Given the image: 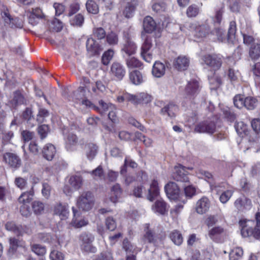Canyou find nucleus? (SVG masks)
<instances>
[{
	"label": "nucleus",
	"mask_w": 260,
	"mask_h": 260,
	"mask_svg": "<svg viewBox=\"0 0 260 260\" xmlns=\"http://www.w3.org/2000/svg\"><path fill=\"white\" fill-rule=\"evenodd\" d=\"M189 27L191 35L198 39H202L207 36L215 35L219 41L223 42L224 39L223 32L221 29L217 28L209 32V28L208 25H201L198 22L190 23Z\"/></svg>",
	"instance_id": "f257e3e1"
},
{
	"label": "nucleus",
	"mask_w": 260,
	"mask_h": 260,
	"mask_svg": "<svg viewBox=\"0 0 260 260\" xmlns=\"http://www.w3.org/2000/svg\"><path fill=\"white\" fill-rule=\"evenodd\" d=\"M81 83L82 86H80L76 91L74 92V95L78 99V94L82 93L83 95L87 90L90 94H99L101 92H104L106 90V87L101 81H97L95 83L91 84L88 78L83 77Z\"/></svg>",
	"instance_id": "f03ea898"
},
{
	"label": "nucleus",
	"mask_w": 260,
	"mask_h": 260,
	"mask_svg": "<svg viewBox=\"0 0 260 260\" xmlns=\"http://www.w3.org/2000/svg\"><path fill=\"white\" fill-rule=\"evenodd\" d=\"M210 188L219 194V201L222 204L227 203L232 197L234 190L229 187L226 183H210Z\"/></svg>",
	"instance_id": "7ed1b4c3"
},
{
	"label": "nucleus",
	"mask_w": 260,
	"mask_h": 260,
	"mask_svg": "<svg viewBox=\"0 0 260 260\" xmlns=\"http://www.w3.org/2000/svg\"><path fill=\"white\" fill-rule=\"evenodd\" d=\"M241 228V234L243 237L246 238L252 236L255 239L260 238V227L251 228L254 224V221L246 219H241L239 221Z\"/></svg>",
	"instance_id": "20e7f679"
},
{
	"label": "nucleus",
	"mask_w": 260,
	"mask_h": 260,
	"mask_svg": "<svg viewBox=\"0 0 260 260\" xmlns=\"http://www.w3.org/2000/svg\"><path fill=\"white\" fill-rule=\"evenodd\" d=\"M164 189L166 195L170 200L174 201H181L183 204L186 203V198L181 193L179 187L175 182L168 183L165 186Z\"/></svg>",
	"instance_id": "39448f33"
},
{
	"label": "nucleus",
	"mask_w": 260,
	"mask_h": 260,
	"mask_svg": "<svg viewBox=\"0 0 260 260\" xmlns=\"http://www.w3.org/2000/svg\"><path fill=\"white\" fill-rule=\"evenodd\" d=\"M234 104L239 109L245 107L248 110L254 109L258 104L256 98L252 96L244 97L242 95H237L234 98Z\"/></svg>",
	"instance_id": "423d86ee"
},
{
	"label": "nucleus",
	"mask_w": 260,
	"mask_h": 260,
	"mask_svg": "<svg viewBox=\"0 0 260 260\" xmlns=\"http://www.w3.org/2000/svg\"><path fill=\"white\" fill-rule=\"evenodd\" d=\"M201 86L200 83L196 79H192L187 82L184 90V98L187 101L192 102L199 93Z\"/></svg>",
	"instance_id": "0eeeda50"
},
{
	"label": "nucleus",
	"mask_w": 260,
	"mask_h": 260,
	"mask_svg": "<svg viewBox=\"0 0 260 260\" xmlns=\"http://www.w3.org/2000/svg\"><path fill=\"white\" fill-rule=\"evenodd\" d=\"M157 49L153 47L151 39L147 37L141 47V56L146 62H150L156 55Z\"/></svg>",
	"instance_id": "6e6552de"
},
{
	"label": "nucleus",
	"mask_w": 260,
	"mask_h": 260,
	"mask_svg": "<svg viewBox=\"0 0 260 260\" xmlns=\"http://www.w3.org/2000/svg\"><path fill=\"white\" fill-rule=\"evenodd\" d=\"M94 240V237L90 234L83 233L81 234L79 242L81 249L87 252H95L96 248L92 245Z\"/></svg>",
	"instance_id": "1a4fd4ad"
},
{
	"label": "nucleus",
	"mask_w": 260,
	"mask_h": 260,
	"mask_svg": "<svg viewBox=\"0 0 260 260\" xmlns=\"http://www.w3.org/2000/svg\"><path fill=\"white\" fill-rule=\"evenodd\" d=\"M78 207L84 211H88L93 205V199L91 193L89 192L83 193L77 201Z\"/></svg>",
	"instance_id": "9d476101"
},
{
	"label": "nucleus",
	"mask_w": 260,
	"mask_h": 260,
	"mask_svg": "<svg viewBox=\"0 0 260 260\" xmlns=\"http://www.w3.org/2000/svg\"><path fill=\"white\" fill-rule=\"evenodd\" d=\"M186 169L192 170V168H185L181 165H178L174 167V172L172 175L173 179L177 181L188 182L189 178L187 176L188 173Z\"/></svg>",
	"instance_id": "9b49d317"
},
{
	"label": "nucleus",
	"mask_w": 260,
	"mask_h": 260,
	"mask_svg": "<svg viewBox=\"0 0 260 260\" xmlns=\"http://www.w3.org/2000/svg\"><path fill=\"white\" fill-rule=\"evenodd\" d=\"M203 61L214 70L219 69L222 64V57L217 54H206L202 57Z\"/></svg>",
	"instance_id": "f8f14e48"
},
{
	"label": "nucleus",
	"mask_w": 260,
	"mask_h": 260,
	"mask_svg": "<svg viewBox=\"0 0 260 260\" xmlns=\"http://www.w3.org/2000/svg\"><path fill=\"white\" fill-rule=\"evenodd\" d=\"M194 131L199 133L212 134L215 131V125L212 121H204L196 125Z\"/></svg>",
	"instance_id": "ddd939ff"
},
{
	"label": "nucleus",
	"mask_w": 260,
	"mask_h": 260,
	"mask_svg": "<svg viewBox=\"0 0 260 260\" xmlns=\"http://www.w3.org/2000/svg\"><path fill=\"white\" fill-rule=\"evenodd\" d=\"M69 182L72 188L68 185L63 188V192L68 196L70 195L73 189H78L81 187L82 180L79 176H73L70 177Z\"/></svg>",
	"instance_id": "4468645a"
},
{
	"label": "nucleus",
	"mask_w": 260,
	"mask_h": 260,
	"mask_svg": "<svg viewBox=\"0 0 260 260\" xmlns=\"http://www.w3.org/2000/svg\"><path fill=\"white\" fill-rule=\"evenodd\" d=\"M160 193V187L158 180L156 178L153 179L150 183V186L148 189L147 198L152 202L157 198Z\"/></svg>",
	"instance_id": "2eb2a0df"
},
{
	"label": "nucleus",
	"mask_w": 260,
	"mask_h": 260,
	"mask_svg": "<svg viewBox=\"0 0 260 260\" xmlns=\"http://www.w3.org/2000/svg\"><path fill=\"white\" fill-rule=\"evenodd\" d=\"M27 16L29 23L32 25H37L45 17L42 10L39 8L32 9L27 13Z\"/></svg>",
	"instance_id": "dca6fc26"
},
{
	"label": "nucleus",
	"mask_w": 260,
	"mask_h": 260,
	"mask_svg": "<svg viewBox=\"0 0 260 260\" xmlns=\"http://www.w3.org/2000/svg\"><path fill=\"white\" fill-rule=\"evenodd\" d=\"M234 206L238 211L243 212L250 210L252 207V203L249 199L243 196L236 200Z\"/></svg>",
	"instance_id": "f3484780"
},
{
	"label": "nucleus",
	"mask_w": 260,
	"mask_h": 260,
	"mask_svg": "<svg viewBox=\"0 0 260 260\" xmlns=\"http://www.w3.org/2000/svg\"><path fill=\"white\" fill-rule=\"evenodd\" d=\"M6 23L9 24L12 28H21L23 26V20L19 18H12L10 15L7 12H4L2 15Z\"/></svg>",
	"instance_id": "a211bd4d"
},
{
	"label": "nucleus",
	"mask_w": 260,
	"mask_h": 260,
	"mask_svg": "<svg viewBox=\"0 0 260 260\" xmlns=\"http://www.w3.org/2000/svg\"><path fill=\"white\" fill-rule=\"evenodd\" d=\"M133 104L134 105L147 104L152 101V96L147 92H141L133 94Z\"/></svg>",
	"instance_id": "6ab92c4d"
},
{
	"label": "nucleus",
	"mask_w": 260,
	"mask_h": 260,
	"mask_svg": "<svg viewBox=\"0 0 260 260\" xmlns=\"http://www.w3.org/2000/svg\"><path fill=\"white\" fill-rule=\"evenodd\" d=\"M54 213L58 216L61 220H66L69 216V207L66 204H58L54 207Z\"/></svg>",
	"instance_id": "aec40b11"
},
{
	"label": "nucleus",
	"mask_w": 260,
	"mask_h": 260,
	"mask_svg": "<svg viewBox=\"0 0 260 260\" xmlns=\"http://www.w3.org/2000/svg\"><path fill=\"white\" fill-rule=\"evenodd\" d=\"M99 104L104 111H110L108 114L109 119L113 122H116L117 121V117L115 111L116 110L115 106L112 104H107L103 101H99Z\"/></svg>",
	"instance_id": "412c9836"
},
{
	"label": "nucleus",
	"mask_w": 260,
	"mask_h": 260,
	"mask_svg": "<svg viewBox=\"0 0 260 260\" xmlns=\"http://www.w3.org/2000/svg\"><path fill=\"white\" fill-rule=\"evenodd\" d=\"M4 161L11 167L17 168L21 165V160L16 154L12 153H6L4 154Z\"/></svg>",
	"instance_id": "4be33fe9"
},
{
	"label": "nucleus",
	"mask_w": 260,
	"mask_h": 260,
	"mask_svg": "<svg viewBox=\"0 0 260 260\" xmlns=\"http://www.w3.org/2000/svg\"><path fill=\"white\" fill-rule=\"evenodd\" d=\"M210 207V202L206 197H203L196 204V210L199 214H204L207 212Z\"/></svg>",
	"instance_id": "5701e85b"
},
{
	"label": "nucleus",
	"mask_w": 260,
	"mask_h": 260,
	"mask_svg": "<svg viewBox=\"0 0 260 260\" xmlns=\"http://www.w3.org/2000/svg\"><path fill=\"white\" fill-rule=\"evenodd\" d=\"M122 197V189L120 185L118 184L114 185L111 189L109 194V199L110 201L113 203H116L120 201Z\"/></svg>",
	"instance_id": "b1692460"
},
{
	"label": "nucleus",
	"mask_w": 260,
	"mask_h": 260,
	"mask_svg": "<svg viewBox=\"0 0 260 260\" xmlns=\"http://www.w3.org/2000/svg\"><path fill=\"white\" fill-rule=\"evenodd\" d=\"M72 210L74 214V217L71 223V224L75 228H81L86 225L88 224L87 220L80 218L79 217L80 213L74 207H72Z\"/></svg>",
	"instance_id": "393cba45"
},
{
	"label": "nucleus",
	"mask_w": 260,
	"mask_h": 260,
	"mask_svg": "<svg viewBox=\"0 0 260 260\" xmlns=\"http://www.w3.org/2000/svg\"><path fill=\"white\" fill-rule=\"evenodd\" d=\"M129 78L131 82L136 85H140L146 81V77L141 72L137 70L130 72Z\"/></svg>",
	"instance_id": "a878e982"
},
{
	"label": "nucleus",
	"mask_w": 260,
	"mask_h": 260,
	"mask_svg": "<svg viewBox=\"0 0 260 260\" xmlns=\"http://www.w3.org/2000/svg\"><path fill=\"white\" fill-rule=\"evenodd\" d=\"M87 50L91 55L99 54L102 50L100 46L92 38H88L86 42Z\"/></svg>",
	"instance_id": "bb28decb"
},
{
	"label": "nucleus",
	"mask_w": 260,
	"mask_h": 260,
	"mask_svg": "<svg viewBox=\"0 0 260 260\" xmlns=\"http://www.w3.org/2000/svg\"><path fill=\"white\" fill-rule=\"evenodd\" d=\"M137 49V47L135 43L129 39H127L121 48V51L129 56L135 54Z\"/></svg>",
	"instance_id": "cd10ccee"
},
{
	"label": "nucleus",
	"mask_w": 260,
	"mask_h": 260,
	"mask_svg": "<svg viewBox=\"0 0 260 260\" xmlns=\"http://www.w3.org/2000/svg\"><path fill=\"white\" fill-rule=\"evenodd\" d=\"M84 149L86 156L89 160H92L98 152V147L93 143L86 144Z\"/></svg>",
	"instance_id": "c85d7f7f"
},
{
	"label": "nucleus",
	"mask_w": 260,
	"mask_h": 260,
	"mask_svg": "<svg viewBox=\"0 0 260 260\" xmlns=\"http://www.w3.org/2000/svg\"><path fill=\"white\" fill-rule=\"evenodd\" d=\"M111 73L118 79L121 80L124 76L125 71L120 63L114 62L111 67Z\"/></svg>",
	"instance_id": "c756f323"
},
{
	"label": "nucleus",
	"mask_w": 260,
	"mask_h": 260,
	"mask_svg": "<svg viewBox=\"0 0 260 260\" xmlns=\"http://www.w3.org/2000/svg\"><path fill=\"white\" fill-rule=\"evenodd\" d=\"M152 210L158 215H165L168 212L167 204L163 200H157L152 205Z\"/></svg>",
	"instance_id": "7c9ffc66"
},
{
	"label": "nucleus",
	"mask_w": 260,
	"mask_h": 260,
	"mask_svg": "<svg viewBox=\"0 0 260 260\" xmlns=\"http://www.w3.org/2000/svg\"><path fill=\"white\" fill-rule=\"evenodd\" d=\"M56 152L55 147L50 143L45 145L42 150L43 157L48 160H51L54 158Z\"/></svg>",
	"instance_id": "2f4dec72"
},
{
	"label": "nucleus",
	"mask_w": 260,
	"mask_h": 260,
	"mask_svg": "<svg viewBox=\"0 0 260 260\" xmlns=\"http://www.w3.org/2000/svg\"><path fill=\"white\" fill-rule=\"evenodd\" d=\"M65 146L68 151H73L77 145L78 139L74 134L70 133L65 137Z\"/></svg>",
	"instance_id": "473e14b6"
},
{
	"label": "nucleus",
	"mask_w": 260,
	"mask_h": 260,
	"mask_svg": "<svg viewBox=\"0 0 260 260\" xmlns=\"http://www.w3.org/2000/svg\"><path fill=\"white\" fill-rule=\"evenodd\" d=\"M126 5L123 11V15L126 18H129L133 16L135 6L137 4L136 0H123Z\"/></svg>",
	"instance_id": "72a5a7b5"
},
{
	"label": "nucleus",
	"mask_w": 260,
	"mask_h": 260,
	"mask_svg": "<svg viewBox=\"0 0 260 260\" xmlns=\"http://www.w3.org/2000/svg\"><path fill=\"white\" fill-rule=\"evenodd\" d=\"M165 72L166 67L163 63L156 61L154 63L152 70V74L154 77L160 78L165 75Z\"/></svg>",
	"instance_id": "f704fd0d"
},
{
	"label": "nucleus",
	"mask_w": 260,
	"mask_h": 260,
	"mask_svg": "<svg viewBox=\"0 0 260 260\" xmlns=\"http://www.w3.org/2000/svg\"><path fill=\"white\" fill-rule=\"evenodd\" d=\"M189 64V59L184 56L178 57L175 62V67L179 71H184L187 69Z\"/></svg>",
	"instance_id": "c9c22d12"
},
{
	"label": "nucleus",
	"mask_w": 260,
	"mask_h": 260,
	"mask_svg": "<svg viewBox=\"0 0 260 260\" xmlns=\"http://www.w3.org/2000/svg\"><path fill=\"white\" fill-rule=\"evenodd\" d=\"M143 28L148 33L152 32L156 28V23L150 16H146L143 21Z\"/></svg>",
	"instance_id": "e433bc0d"
},
{
	"label": "nucleus",
	"mask_w": 260,
	"mask_h": 260,
	"mask_svg": "<svg viewBox=\"0 0 260 260\" xmlns=\"http://www.w3.org/2000/svg\"><path fill=\"white\" fill-rule=\"evenodd\" d=\"M9 252L12 253H14L19 247H23L24 250L26 249L25 242L22 240H19L15 238H10L9 239Z\"/></svg>",
	"instance_id": "4c0bfd02"
},
{
	"label": "nucleus",
	"mask_w": 260,
	"mask_h": 260,
	"mask_svg": "<svg viewBox=\"0 0 260 260\" xmlns=\"http://www.w3.org/2000/svg\"><path fill=\"white\" fill-rule=\"evenodd\" d=\"M133 94L129 93L128 92H123L120 93L116 98V102L122 105H127V102H129L133 103V100H134Z\"/></svg>",
	"instance_id": "58836bf2"
},
{
	"label": "nucleus",
	"mask_w": 260,
	"mask_h": 260,
	"mask_svg": "<svg viewBox=\"0 0 260 260\" xmlns=\"http://www.w3.org/2000/svg\"><path fill=\"white\" fill-rule=\"evenodd\" d=\"M5 226L8 231H13L18 236L22 235L24 233H28L27 231H24L22 229L21 226H16L15 223L12 222L7 223Z\"/></svg>",
	"instance_id": "ea45409f"
},
{
	"label": "nucleus",
	"mask_w": 260,
	"mask_h": 260,
	"mask_svg": "<svg viewBox=\"0 0 260 260\" xmlns=\"http://www.w3.org/2000/svg\"><path fill=\"white\" fill-rule=\"evenodd\" d=\"M170 238L175 245L178 246L180 245L183 240L182 234L177 230H174L170 233Z\"/></svg>",
	"instance_id": "a19ab883"
},
{
	"label": "nucleus",
	"mask_w": 260,
	"mask_h": 260,
	"mask_svg": "<svg viewBox=\"0 0 260 260\" xmlns=\"http://www.w3.org/2000/svg\"><path fill=\"white\" fill-rule=\"evenodd\" d=\"M223 229L221 226H215L209 230L208 235L213 240H216L223 233Z\"/></svg>",
	"instance_id": "79ce46f5"
},
{
	"label": "nucleus",
	"mask_w": 260,
	"mask_h": 260,
	"mask_svg": "<svg viewBox=\"0 0 260 260\" xmlns=\"http://www.w3.org/2000/svg\"><path fill=\"white\" fill-rule=\"evenodd\" d=\"M178 108L174 105L169 104L161 109V113L164 115H168L170 117L175 116Z\"/></svg>",
	"instance_id": "37998d69"
},
{
	"label": "nucleus",
	"mask_w": 260,
	"mask_h": 260,
	"mask_svg": "<svg viewBox=\"0 0 260 260\" xmlns=\"http://www.w3.org/2000/svg\"><path fill=\"white\" fill-rule=\"evenodd\" d=\"M228 79L232 83L238 82L241 78V74L238 70L230 68L226 73Z\"/></svg>",
	"instance_id": "c03bdc74"
},
{
	"label": "nucleus",
	"mask_w": 260,
	"mask_h": 260,
	"mask_svg": "<svg viewBox=\"0 0 260 260\" xmlns=\"http://www.w3.org/2000/svg\"><path fill=\"white\" fill-rule=\"evenodd\" d=\"M243 255L242 248L237 247L233 248L229 254L230 260H240Z\"/></svg>",
	"instance_id": "a18cd8bd"
},
{
	"label": "nucleus",
	"mask_w": 260,
	"mask_h": 260,
	"mask_svg": "<svg viewBox=\"0 0 260 260\" xmlns=\"http://www.w3.org/2000/svg\"><path fill=\"white\" fill-rule=\"evenodd\" d=\"M126 64L128 68H139L142 66V63L137 58L129 56L126 59Z\"/></svg>",
	"instance_id": "49530a36"
},
{
	"label": "nucleus",
	"mask_w": 260,
	"mask_h": 260,
	"mask_svg": "<svg viewBox=\"0 0 260 260\" xmlns=\"http://www.w3.org/2000/svg\"><path fill=\"white\" fill-rule=\"evenodd\" d=\"M210 89L211 90H216L219 88L222 84L221 78L217 76L214 75L209 78Z\"/></svg>",
	"instance_id": "de8ad7c7"
},
{
	"label": "nucleus",
	"mask_w": 260,
	"mask_h": 260,
	"mask_svg": "<svg viewBox=\"0 0 260 260\" xmlns=\"http://www.w3.org/2000/svg\"><path fill=\"white\" fill-rule=\"evenodd\" d=\"M249 55L252 60H256L260 57V44H253L249 50Z\"/></svg>",
	"instance_id": "09e8293b"
},
{
	"label": "nucleus",
	"mask_w": 260,
	"mask_h": 260,
	"mask_svg": "<svg viewBox=\"0 0 260 260\" xmlns=\"http://www.w3.org/2000/svg\"><path fill=\"white\" fill-rule=\"evenodd\" d=\"M235 128L238 134L242 137H244L248 134L247 125L243 122H238L235 125Z\"/></svg>",
	"instance_id": "8fccbe9b"
},
{
	"label": "nucleus",
	"mask_w": 260,
	"mask_h": 260,
	"mask_svg": "<svg viewBox=\"0 0 260 260\" xmlns=\"http://www.w3.org/2000/svg\"><path fill=\"white\" fill-rule=\"evenodd\" d=\"M122 248L125 250L126 254L136 253L137 252L136 246L131 244L127 239H124L122 244Z\"/></svg>",
	"instance_id": "3c124183"
},
{
	"label": "nucleus",
	"mask_w": 260,
	"mask_h": 260,
	"mask_svg": "<svg viewBox=\"0 0 260 260\" xmlns=\"http://www.w3.org/2000/svg\"><path fill=\"white\" fill-rule=\"evenodd\" d=\"M85 95V93H84V95H83L82 93H79L78 94V98H77L74 95V98L79 101L80 104H81L82 105L85 106L86 108H95V106L93 105V104L91 103V101L88 100L87 99H84V96Z\"/></svg>",
	"instance_id": "603ef678"
},
{
	"label": "nucleus",
	"mask_w": 260,
	"mask_h": 260,
	"mask_svg": "<svg viewBox=\"0 0 260 260\" xmlns=\"http://www.w3.org/2000/svg\"><path fill=\"white\" fill-rule=\"evenodd\" d=\"M86 7L89 13L96 14L99 12V8L98 5L92 0H88L87 1Z\"/></svg>",
	"instance_id": "864d4df0"
},
{
	"label": "nucleus",
	"mask_w": 260,
	"mask_h": 260,
	"mask_svg": "<svg viewBox=\"0 0 260 260\" xmlns=\"http://www.w3.org/2000/svg\"><path fill=\"white\" fill-rule=\"evenodd\" d=\"M50 28L55 31H60L63 27V23L57 18L53 19L49 24Z\"/></svg>",
	"instance_id": "5fc2aeb1"
},
{
	"label": "nucleus",
	"mask_w": 260,
	"mask_h": 260,
	"mask_svg": "<svg viewBox=\"0 0 260 260\" xmlns=\"http://www.w3.org/2000/svg\"><path fill=\"white\" fill-rule=\"evenodd\" d=\"M33 193L32 192H25L21 194L19 198V202L22 205L29 204L32 200Z\"/></svg>",
	"instance_id": "6e6d98bb"
},
{
	"label": "nucleus",
	"mask_w": 260,
	"mask_h": 260,
	"mask_svg": "<svg viewBox=\"0 0 260 260\" xmlns=\"http://www.w3.org/2000/svg\"><path fill=\"white\" fill-rule=\"evenodd\" d=\"M152 9L156 12L160 13L165 11L166 5L160 0H153Z\"/></svg>",
	"instance_id": "4d7b16f0"
},
{
	"label": "nucleus",
	"mask_w": 260,
	"mask_h": 260,
	"mask_svg": "<svg viewBox=\"0 0 260 260\" xmlns=\"http://www.w3.org/2000/svg\"><path fill=\"white\" fill-rule=\"evenodd\" d=\"M31 251L38 255H43L46 253V248L38 244H33L30 245Z\"/></svg>",
	"instance_id": "13d9d810"
},
{
	"label": "nucleus",
	"mask_w": 260,
	"mask_h": 260,
	"mask_svg": "<svg viewBox=\"0 0 260 260\" xmlns=\"http://www.w3.org/2000/svg\"><path fill=\"white\" fill-rule=\"evenodd\" d=\"M70 23L72 25L80 26L84 22V17L82 15L79 14L70 19Z\"/></svg>",
	"instance_id": "bf43d9fd"
},
{
	"label": "nucleus",
	"mask_w": 260,
	"mask_h": 260,
	"mask_svg": "<svg viewBox=\"0 0 260 260\" xmlns=\"http://www.w3.org/2000/svg\"><path fill=\"white\" fill-rule=\"evenodd\" d=\"M14 137V133L12 131L5 130L2 132V139L3 143L7 144L10 142V141Z\"/></svg>",
	"instance_id": "052dcab7"
},
{
	"label": "nucleus",
	"mask_w": 260,
	"mask_h": 260,
	"mask_svg": "<svg viewBox=\"0 0 260 260\" xmlns=\"http://www.w3.org/2000/svg\"><path fill=\"white\" fill-rule=\"evenodd\" d=\"M114 51L112 49H109L105 52L102 56V62L105 65H107L113 58Z\"/></svg>",
	"instance_id": "680f3d73"
},
{
	"label": "nucleus",
	"mask_w": 260,
	"mask_h": 260,
	"mask_svg": "<svg viewBox=\"0 0 260 260\" xmlns=\"http://www.w3.org/2000/svg\"><path fill=\"white\" fill-rule=\"evenodd\" d=\"M107 43L110 45H115L118 42V38L116 34L113 32L109 33L106 36Z\"/></svg>",
	"instance_id": "e2e57ef3"
},
{
	"label": "nucleus",
	"mask_w": 260,
	"mask_h": 260,
	"mask_svg": "<svg viewBox=\"0 0 260 260\" xmlns=\"http://www.w3.org/2000/svg\"><path fill=\"white\" fill-rule=\"evenodd\" d=\"M236 32V24L235 21H231L230 24V27L228 31V39L233 41V39H235V36Z\"/></svg>",
	"instance_id": "0e129e2a"
},
{
	"label": "nucleus",
	"mask_w": 260,
	"mask_h": 260,
	"mask_svg": "<svg viewBox=\"0 0 260 260\" xmlns=\"http://www.w3.org/2000/svg\"><path fill=\"white\" fill-rule=\"evenodd\" d=\"M32 209L35 214H41L44 211V206L39 201H35L32 204Z\"/></svg>",
	"instance_id": "69168bd1"
},
{
	"label": "nucleus",
	"mask_w": 260,
	"mask_h": 260,
	"mask_svg": "<svg viewBox=\"0 0 260 260\" xmlns=\"http://www.w3.org/2000/svg\"><path fill=\"white\" fill-rule=\"evenodd\" d=\"M49 112L48 111L43 108L39 109V113L37 115V120L39 122H43L44 121L45 119L48 117Z\"/></svg>",
	"instance_id": "338daca9"
},
{
	"label": "nucleus",
	"mask_w": 260,
	"mask_h": 260,
	"mask_svg": "<svg viewBox=\"0 0 260 260\" xmlns=\"http://www.w3.org/2000/svg\"><path fill=\"white\" fill-rule=\"evenodd\" d=\"M50 258L51 260H63V254L57 250H52L50 254Z\"/></svg>",
	"instance_id": "774afa93"
}]
</instances>
